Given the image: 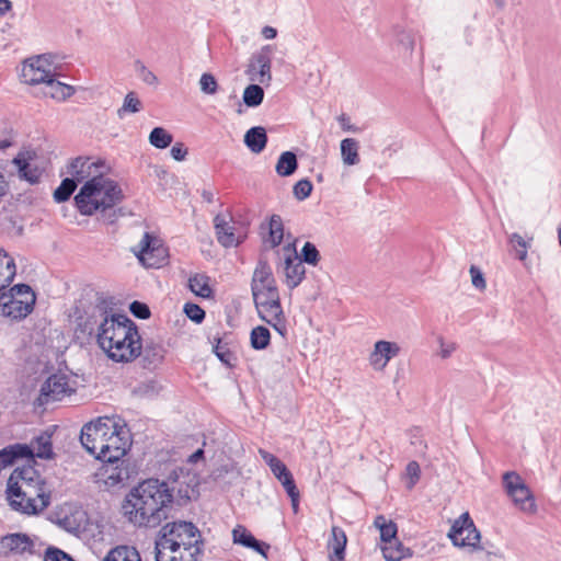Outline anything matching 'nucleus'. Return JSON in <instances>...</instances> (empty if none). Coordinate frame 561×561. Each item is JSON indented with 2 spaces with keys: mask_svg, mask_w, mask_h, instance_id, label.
<instances>
[{
  "mask_svg": "<svg viewBox=\"0 0 561 561\" xmlns=\"http://www.w3.org/2000/svg\"><path fill=\"white\" fill-rule=\"evenodd\" d=\"M106 169L104 161L88 157H78L68 165L67 173L83 182L75 196L76 206L81 215L92 216L122 202V188L115 180L105 174Z\"/></svg>",
  "mask_w": 561,
  "mask_h": 561,
  "instance_id": "1",
  "label": "nucleus"
},
{
  "mask_svg": "<svg viewBox=\"0 0 561 561\" xmlns=\"http://www.w3.org/2000/svg\"><path fill=\"white\" fill-rule=\"evenodd\" d=\"M173 494L164 481L147 479L131 489L123 508L129 522L139 527H156L168 517Z\"/></svg>",
  "mask_w": 561,
  "mask_h": 561,
  "instance_id": "2",
  "label": "nucleus"
},
{
  "mask_svg": "<svg viewBox=\"0 0 561 561\" xmlns=\"http://www.w3.org/2000/svg\"><path fill=\"white\" fill-rule=\"evenodd\" d=\"M203 549L199 529L184 520L167 523L154 542L156 561H198Z\"/></svg>",
  "mask_w": 561,
  "mask_h": 561,
  "instance_id": "3",
  "label": "nucleus"
},
{
  "mask_svg": "<svg viewBox=\"0 0 561 561\" xmlns=\"http://www.w3.org/2000/svg\"><path fill=\"white\" fill-rule=\"evenodd\" d=\"M7 496L10 506L27 515L43 512L50 502V490L39 472L32 466L15 468L11 473Z\"/></svg>",
  "mask_w": 561,
  "mask_h": 561,
  "instance_id": "4",
  "label": "nucleus"
},
{
  "mask_svg": "<svg viewBox=\"0 0 561 561\" xmlns=\"http://www.w3.org/2000/svg\"><path fill=\"white\" fill-rule=\"evenodd\" d=\"M100 323L98 325L96 341L105 352L112 350L119 339H127L129 333L137 329L136 324L124 314L107 316L102 308L98 309Z\"/></svg>",
  "mask_w": 561,
  "mask_h": 561,
  "instance_id": "5",
  "label": "nucleus"
},
{
  "mask_svg": "<svg viewBox=\"0 0 561 561\" xmlns=\"http://www.w3.org/2000/svg\"><path fill=\"white\" fill-rule=\"evenodd\" d=\"M35 300V294L28 285H15L0 296V314L12 320L24 319L33 311Z\"/></svg>",
  "mask_w": 561,
  "mask_h": 561,
  "instance_id": "6",
  "label": "nucleus"
},
{
  "mask_svg": "<svg viewBox=\"0 0 561 561\" xmlns=\"http://www.w3.org/2000/svg\"><path fill=\"white\" fill-rule=\"evenodd\" d=\"M259 317L282 336L287 332L286 317L280 305L279 291L252 295Z\"/></svg>",
  "mask_w": 561,
  "mask_h": 561,
  "instance_id": "7",
  "label": "nucleus"
},
{
  "mask_svg": "<svg viewBox=\"0 0 561 561\" xmlns=\"http://www.w3.org/2000/svg\"><path fill=\"white\" fill-rule=\"evenodd\" d=\"M116 421L114 417H99L96 421L90 422L82 427L81 444L96 459H101L106 436L111 434L110 432Z\"/></svg>",
  "mask_w": 561,
  "mask_h": 561,
  "instance_id": "8",
  "label": "nucleus"
},
{
  "mask_svg": "<svg viewBox=\"0 0 561 561\" xmlns=\"http://www.w3.org/2000/svg\"><path fill=\"white\" fill-rule=\"evenodd\" d=\"M448 537L456 547L468 548L470 551L483 549L481 546V534L468 512L461 514L454 522Z\"/></svg>",
  "mask_w": 561,
  "mask_h": 561,
  "instance_id": "9",
  "label": "nucleus"
},
{
  "mask_svg": "<svg viewBox=\"0 0 561 561\" xmlns=\"http://www.w3.org/2000/svg\"><path fill=\"white\" fill-rule=\"evenodd\" d=\"M503 485L515 506L522 512L527 514L536 512L534 496L518 473L514 471L506 472L503 476Z\"/></svg>",
  "mask_w": 561,
  "mask_h": 561,
  "instance_id": "10",
  "label": "nucleus"
},
{
  "mask_svg": "<svg viewBox=\"0 0 561 561\" xmlns=\"http://www.w3.org/2000/svg\"><path fill=\"white\" fill-rule=\"evenodd\" d=\"M51 443L48 436H39L31 443V446L16 445L10 450L0 451V465H11L16 458H50Z\"/></svg>",
  "mask_w": 561,
  "mask_h": 561,
  "instance_id": "11",
  "label": "nucleus"
},
{
  "mask_svg": "<svg viewBox=\"0 0 561 561\" xmlns=\"http://www.w3.org/2000/svg\"><path fill=\"white\" fill-rule=\"evenodd\" d=\"M104 443L102 461H118L130 446L129 431L119 420L116 421Z\"/></svg>",
  "mask_w": 561,
  "mask_h": 561,
  "instance_id": "12",
  "label": "nucleus"
},
{
  "mask_svg": "<svg viewBox=\"0 0 561 561\" xmlns=\"http://www.w3.org/2000/svg\"><path fill=\"white\" fill-rule=\"evenodd\" d=\"M135 254L146 267H160L168 259V251L161 239L148 232L139 241Z\"/></svg>",
  "mask_w": 561,
  "mask_h": 561,
  "instance_id": "13",
  "label": "nucleus"
},
{
  "mask_svg": "<svg viewBox=\"0 0 561 561\" xmlns=\"http://www.w3.org/2000/svg\"><path fill=\"white\" fill-rule=\"evenodd\" d=\"M56 68L50 57L46 55L28 58L23 62L21 69L22 81L26 84H44L51 76H55Z\"/></svg>",
  "mask_w": 561,
  "mask_h": 561,
  "instance_id": "14",
  "label": "nucleus"
},
{
  "mask_svg": "<svg viewBox=\"0 0 561 561\" xmlns=\"http://www.w3.org/2000/svg\"><path fill=\"white\" fill-rule=\"evenodd\" d=\"M54 520L65 530L78 534L85 529L88 515L82 507L72 503H65L54 512Z\"/></svg>",
  "mask_w": 561,
  "mask_h": 561,
  "instance_id": "15",
  "label": "nucleus"
},
{
  "mask_svg": "<svg viewBox=\"0 0 561 561\" xmlns=\"http://www.w3.org/2000/svg\"><path fill=\"white\" fill-rule=\"evenodd\" d=\"M272 53L273 47L265 45L251 57L245 71L251 81L262 84H268L271 82Z\"/></svg>",
  "mask_w": 561,
  "mask_h": 561,
  "instance_id": "16",
  "label": "nucleus"
},
{
  "mask_svg": "<svg viewBox=\"0 0 561 561\" xmlns=\"http://www.w3.org/2000/svg\"><path fill=\"white\" fill-rule=\"evenodd\" d=\"M73 388L65 374H54L42 385L37 402L39 405L58 401L69 396Z\"/></svg>",
  "mask_w": 561,
  "mask_h": 561,
  "instance_id": "17",
  "label": "nucleus"
},
{
  "mask_svg": "<svg viewBox=\"0 0 561 561\" xmlns=\"http://www.w3.org/2000/svg\"><path fill=\"white\" fill-rule=\"evenodd\" d=\"M127 339H119L113 344L112 350L105 351L107 356L115 362L128 363L141 355V341L138 330L131 331Z\"/></svg>",
  "mask_w": 561,
  "mask_h": 561,
  "instance_id": "18",
  "label": "nucleus"
},
{
  "mask_svg": "<svg viewBox=\"0 0 561 561\" xmlns=\"http://www.w3.org/2000/svg\"><path fill=\"white\" fill-rule=\"evenodd\" d=\"M104 465L101 468V479L104 484L108 488L124 485L131 476V470L125 461L119 459L118 461H103Z\"/></svg>",
  "mask_w": 561,
  "mask_h": 561,
  "instance_id": "19",
  "label": "nucleus"
},
{
  "mask_svg": "<svg viewBox=\"0 0 561 561\" xmlns=\"http://www.w3.org/2000/svg\"><path fill=\"white\" fill-rule=\"evenodd\" d=\"M251 291L252 295L278 291L273 271L267 262L260 261L257 263L251 280Z\"/></svg>",
  "mask_w": 561,
  "mask_h": 561,
  "instance_id": "20",
  "label": "nucleus"
},
{
  "mask_svg": "<svg viewBox=\"0 0 561 561\" xmlns=\"http://www.w3.org/2000/svg\"><path fill=\"white\" fill-rule=\"evenodd\" d=\"M284 251L286 284L289 288H295L302 282L306 270L291 244L284 247Z\"/></svg>",
  "mask_w": 561,
  "mask_h": 561,
  "instance_id": "21",
  "label": "nucleus"
},
{
  "mask_svg": "<svg viewBox=\"0 0 561 561\" xmlns=\"http://www.w3.org/2000/svg\"><path fill=\"white\" fill-rule=\"evenodd\" d=\"M214 228L217 240L222 247H237L241 242L240 237L236 233L232 217L230 215H216L214 218Z\"/></svg>",
  "mask_w": 561,
  "mask_h": 561,
  "instance_id": "22",
  "label": "nucleus"
},
{
  "mask_svg": "<svg viewBox=\"0 0 561 561\" xmlns=\"http://www.w3.org/2000/svg\"><path fill=\"white\" fill-rule=\"evenodd\" d=\"M400 352V346L394 342L377 341L369 355V364L371 367L381 371L386 368L389 360L396 357Z\"/></svg>",
  "mask_w": 561,
  "mask_h": 561,
  "instance_id": "23",
  "label": "nucleus"
},
{
  "mask_svg": "<svg viewBox=\"0 0 561 561\" xmlns=\"http://www.w3.org/2000/svg\"><path fill=\"white\" fill-rule=\"evenodd\" d=\"M232 541L267 559V552L271 546L264 541L257 540L244 526L238 525L233 528Z\"/></svg>",
  "mask_w": 561,
  "mask_h": 561,
  "instance_id": "24",
  "label": "nucleus"
},
{
  "mask_svg": "<svg viewBox=\"0 0 561 561\" xmlns=\"http://www.w3.org/2000/svg\"><path fill=\"white\" fill-rule=\"evenodd\" d=\"M259 454L270 467L275 478L282 483L285 491L296 488L293 474L283 461L264 449H259Z\"/></svg>",
  "mask_w": 561,
  "mask_h": 561,
  "instance_id": "25",
  "label": "nucleus"
},
{
  "mask_svg": "<svg viewBox=\"0 0 561 561\" xmlns=\"http://www.w3.org/2000/svg\"><path fill=\"white\" fill-rule=\"evenodd\" d=\"M0 547L3 553H24L30 551L33 542L28 536L24 534H11L1 539Z\"/></svg>",
  "mask_w": 561,
  "mask_h": 561,
  "instance_id": "26",
  "label": "nucleus"
},
{
  "mask_svg": "<svg viewBox=\"0 0 561 561\" xmlns=\"http://www.w3.org/2000/svg\"><path fill=\"white\" fill-rule=\"evenodd\" d=\"M42 93L56 101H65L75 93V89L71 85L56 80L55 76H51L42 85Z\"/></svg>",
  "mask_w": 561,
  "mask_h": 561,
  "instance_id": "27",
  "label": "nucleus"
},
{
  "mask_svg": "<svg viewBox=\"0 0 561 561\" xmlns=\"http://www.w3.org/2000/svg\"><path fill=\"white\" fill-rule=\"evenodd\" d=\"M346 543L347 538L345 531L337 526H333L331 529V537L328 542L331 561H344Z\"/></svg>",
  "mask_w": 561,
  "mask_h": 561,
  "instance_id": "28",
  "label": "nucleus"
},
{
  "mask_svg": "<svg viewBox=\"0 0 561 561\" xmlns=\"http://www.w3.org/2000/svg\"><path fill=\"white\" fill-rule=\"evenodd\" d=\"M13 163L18 168L19 176L31 184L39 181L41 170L31 162V157L25 153H20L14 158Z\"/></svg>",
  "mask_w": 561,
  "mask_h": 561,
  "instance_id": "29",
  "label": "nucleus"
},
{
  "mask_svg": "<svg viewBox=\"0 0 561 561\" xmlns=\"http://www.w3.org/2000/svg\"><path fill=\"white\" fill-rule=\"evenodd\" d=\"M245 146L251 150L253 153H261L267 144V135L264 127L255 126L250 128L243 139Z\"/></svg>",
  "mask_w": 561,
  "mask_h": 561,
  "instance_id": "30",
  "label": "nucleus"
},
{
  "mask_svg": "<svg viewBox=\"0 0 561 561\" xmlns=\"http://www.w3.org/2000/svg\"><path fill=\"white\" fill-rule=\"evenodd\" d=\"M101 561H142L139 551L133 546H116Z\"/></svg>",
  "mask_w": 561,
  "mask_h": 561,
  "instance_id": "31",
  "label": "nucleus"
},
{
  "mask_svg": "<svg viewBox=\"0 0 561 561\" xmlns=\"http://www.w3.org/2000/svg\"><path fill=\"white\" fill-rule=\"evenodd\" d=\"M16 273L15 263L3 249H0V290L13 280Z\"/></svg>",
  "mask_w": 561,
  "mask_h": 561,
  "instance_id": "32",
  "label": "nucleus"
},
{
  "mask_svg": "<svg viewBox=\"0 0 561 561\" xmlns=\"http://www.w3.org/2000/svg\"><path fill=\"white\" fill-rule=\"evenodd\" d=\"M358 141L354 138H345L341 141V157L345 165L359 163Z\"/></svg>",
  "mask_w": 561,
  "mask_h": 561,
  "instance_id": "33",
  "label": "nucleus"
},
{
  "mask_svg": "<svg viewBox=\"0 0 561 561\" xmlns=\"http://www.w3.org/2000/svg\"><path fill=\"white\" fill-rule=\"evenodd\" d=\"M297 167L296 154L291 151H285L279 156L275 170L280 176H289L297 170Z\"/></svg>",
  "mask_w": 561,
  "mask_h": 561,
  "instance_id": "34",
  "label": "nucleus"
},
{
  "mask_svg": "<svg viewBox=\"0 0 561 561\" xmlns=\"http://www.w3.org/2000/svg\"><path fill=\"white\" fill-rule=\"evenodd\" d=\"M374 525L380 530V538L383 542H389L391 540H397V525L387 520V518L382 515H379L375 518Z\"/></svg>",
  "mask_w": 561,
  "mask_h": 561,
  "instance_id": "35",
  "label": "nucleus"
},
{
  "mask_svg": "<svg viewBox=\"0 0 561 561\" xmlns=\"http://www.w3.org/2000/svg\"><path fill=\"white\" fill-rule=\"evenodd\" d=\"M188 287L196 296L208 298L211 295V288L208 284V277L203 274H196L188 279Z\"/></svg>",
  "mask_w": 561,
  "mask_h": 561,
  "instance_id": "36",
  "label": "nucleus"
},
{
  "mask_svg": "<svg viewBox=\"0 0 561 561\" xmlns=\"http://www.w3.org/2000/svg\"><path fill=\"white\" fill-rule=\"evenodd\" d=\"M80 183L75 176L66 178L54 192V198L57 203H62L69 199L75 192L77 184Z\"/></svg>",
  "mask_w": 561,
  "mask_h": 561,
  "instance_id": "37",
  "label": "nucleus"
},
{
  "mask_svg": "<svg viewBox=\"0 0 561 561\" xmlns=\"http://www.w3.org/2000/svg\"><path fill=\"white\" fill-rule=\"evenodd\" d=\"M250 341L254 350H265L271 341L268 329L263 325L253 328L250 334Z\"/></svg>",
  "mask_w": 561,
  "mask_h": 561,
  "instance_id": "38",
  "label": "nucleus"
},
{
  "mask_svg": "<svg viewBox=\"0 0 561 561\" xmlns=\"http://www.w3.org/2000/svg\"><path fill=\"white\" fill-rule=\"evenodd\" d=\"M149 142L158 149L168 148L172 141L173 136L163 127H154L149 134Z\"/></svg>",
  "mask_w": 561,
  "mask_h": 561,
  "instance_id": "39",
  "label": "nucleus"
},
{
  "mask_svg": "<svg viewBox=\"0 0 561 561\" xmlns=\"http://www.w3.org/2000/svg\"><path fill=\"white\" fill-rule=\"evenodd\" d=\"M284 238V226L279 215H272L270 219V232L267 242H270L272 248L280 244Z\"/></svg>",
  "mask_w": 561,
  "mask_h": 561,
  "instance_id": "40",
  "label": "nucleus"
},
{
  "mask_svg": "<svg viewBox=\"0 0 561 561\" xmlns=\"http://www.w3.org/2000/svg\"><path fill=\"white\" fill-rule=\"evenodd\" d=\"M142 110V103L135 92L126 94L123 105L117 110V115L123 118L126 114H135Z\"/></svg>",
  "mask_w": 561,
  "mask_h": 561,
  "instance_id": "41",
  "label": "nucleus"
},
{
  "mask_svg": "<svg viewBox=\"0 0 561 561\" xmlns=\"http://www.w3.org/2000/svg\"><path fill=\"white\" fill-rule=\"evenodd\" d=\"M381 551L387 561H400L405 557V549L398 540L385 542Z\"/></svg>",
  "mask_w": 561,
  "mask_h": 561,
  "instance_id": "42",
  "label": "nucleus"
},
{
  "mask_svg": "<svg viewBox=\"0 0 561 561\" xmlns=\"http://www.w3.org/2000/svg\"><path fill=\"white\" fill-rule=\"evenodd\" d=\"M264 99V91L259 84H250L243 91V102L250 107L259 106Z\"/></svg>",
  "mask_w": 561,
  "mask_h": 561,
  "instance_id": "43",
  "label": "nucleus"
},
{
  "mask_svg": "<svg viewBox=\"0 0 561 561\" xmlns=\"http://www.w3.org/2000/svg\"><path fill=\"white\" fill-rule=\"evenodd\" d=\"M141 354L148 367H156L163 358V350L161 346H146Z\"/></svg>",
  "mask_w": 561,
  "mask_h": 561,
  "instance_id": "44",
  "label": "nucleus"
},
{
  "mask_svg": "<svg viewBox=\"0 0 561 561\" xmlns=\"http://www.w3.org/2000/svg\"><path fill=\"white\" fill-rule=\"evenodd\" d=\"M199 88L203 93L213 95L218 90V83L211 73L205 72L199 79Z\"/></svg>",
  "mask_w": 561,
  "mask_h": 561,
  "instance_id": "45",
  "label": "nucleus"
},
{
  "mask_svg": "<svg viewBox=\"0 0 561 561\" xmlns=\"http://www.w3.org/2000/svg\"><path fill=\"white\" fill-rule=\"evenodd\" d=\"M510 242H511L512 247L514 248L517 257L520 261H524L527 257V248H528V243L525 241V239L518 233H513L510 237Z\"/></svg>",
  "mask_w": 561,
  "mask_h": 561,
  "instance_id": "46",
  "label": "nucleus"
},
{
  "mask_svg": "<svg viewBox=\"0 0 561 561\" xmlns=\"http://www.w3.org/2000/svg\"><path fill=\"white\" fill-rule=\"evenodd\" d=\"M301 257L300 259L304 262L316 266L320 260V254L317 248L310 243L306 242L301 250Z\"/></svg>",
  "mask_w": 561,
  "mask_h": 561,
  "instance_id": "47",
  "label": "nucleus"
},
{
  "mask_svg": "<svg viewBox=\"0 0 561 561\" xmlns=\"http://www.w3.org/2000/svg\"><path fill=\"white\" fill-rule=\"evenodd\" d=\"M311 192L312 183L307 179L298 181L294 186V195L299 201H304L309 197Z\"/></svg>",
  "mask_w": 561,
  "mask_h": 561,
  "instance_id": "48",
  "label": "nucleus"
},
{
  "mask_svg": "<svg viewBox=\"0 0 561 561\" xmlns=\"http://www.w3.org/2000/svg\"><path fill=\"white\" fill-rule=\"evenodd\" d=\"M184 312L192 321L201 323L205 318V311L196 304H186Z\"/></svg>",
  "mask_w": 561,
  "mask_h": 561,
  "instance_id": "49",
  "label": "nucleus"
},
{
  "mask_svg": "<svg viewBox=\"0 0 561 561\" xmlns=\"http://www.w3.org/2000/svg\"><path fill=\"white\" fill-rule=\"evenodd\" d=\"M469 273L471 276V283L473 287H476L479 290H484L486 288V282L481 270L476 265H471Z\"/></svg>",
  "mask_w": 561,
  "mask_h": 561,
  "instance_id": "50",
  "label": "nucleus"
},
{
  "mask_svg": "<svg viewBox=\"0 0 561 561\" xmlns=\"http://www.w3.org/2000/svg\"><path fill=\"white\" fill-rule=\"evenodd\" d=\"M420 466L416 461H411L407 466V476L409 477L408 489H412L420 479Z\"/></svg>",
  "mask_w": 561,
  "mask_h": 561,
  "instance_id": "51",
  "label": "nucleus"
},
{
  "mask_svg": "<svg viewBox=\"0 0 561 561\" xmlns=\"http://www.w3.org/2000/svg\"><path fill=\"white\" fill-rule=\"evenodd\" d=\"M439 342V350H438V356L443 359H446L451 356V354L456 351V343L455 342H446L443 337L438 339Z\"/></svg>",
  "mask_w": 561,
  "mask_h": 561,
  "instance_id": "52",
  "label": "nucleus"
},
{
  "mask_svg": "<svg viewBox=\"0 0 561 561\" xmlns=\"http://www.w3.org/2000/svg\"><path fill=\"white\" fill-rule=\"evenodd\" d=\"M44 561H73L67 553L59 549L49 548Z\"/></svg>",
  "mask_w": 561,
  "mask_h": 561,
  "instance_id": "53",
  "label": "nucleus"
},
{
  "mask_svg": "<svg viewBox=\"0 0 561 561\" xmlns=\"http://www.w3.org/2000/svg\"><path fill=\"white\" fill-rule=\"evenodd\" d=\"M130 311L135 317L139 319H147L150 316L148 306L139 301H134L130 305Z\"/></svg>",
  "mask_w": 561,
  "mask_h": 561,
  "instance_id": "54",
  "label": "nucleus"
},
{
  "mask_svg": "<svg viewBox=\"0 0 561 561\" xmlns=\"http://www.w3.org/2000/svg\"><path fill=\"white\" fill-rule=\"evenodd\" d=\"M138 73L140 79L149 84V85H156L158 83L157 76L150 71L145 65H139L138 67Z\"/></svg>",
  "mask_w": 561,
  "mask_h": 561,
  "instance_id": "55",
  "label": "nucleus"
},
{
  "mask_svg": "<svg viewBox=\"0 0 561 561\" xmlns=\"http://www.w3.org/2000/svg\"><path fill=\"white\" fill-rule=\"evenodd\" d=\"M171 156L176 161H183L187 156V148H185L184 144L176 142L171 148Z\"/></svg>",
  "mask_w": 561,
  "mask_h": 561,
  "instance_id": "56",
  "label": "nucleus"
},
{
  "mask_svg": "<svg viewBox=\"0 0 561 561\" xmlns=\"http://www.w3.org/2000/svg\"><path fill=\"white\" fill-rule=\"evenodd\" d=\"M286 492H287L288 496L290 497L291 507H293L294 513H297L298 508H299V496H300L297 486L291 488L290 490H287Z\"/></svg>",
  "mask_w": 561,
  "mask_h": 561,
  "instance_id": "57",
  "label": "nucleus"
},
{
  "mask_svg": "<svg viewBox=\"0 0 561 561\" xmlns=\"http://www.w3.org/2000/svg\"><path fill=\"white\" fill-rule=\"evenodd\" d=\"M215 353L222 363H226V364L230 363L231 354L229 352H222L219 344L215 346Z\"/></svg>",
  "mask_w": 561,
  "mask_h": 561,
  "instance_id": "58",
  "label": "nucleus"
},
{
  "mask_svg": "<svg viewBox=\"0 0 561 561\" xmlns=\"http://www.w3.org/2000/svg\"><path fill=\"white\" fill-rule=\"evenodd\" d=\"M262 35L264 36V38L266 39H273L276 37L277 35V31L276 28L272 27V26H264L262 28Z\"/></svg>",
  "mask_w": 561,
  "mask_h": 561,
  "instance_id": "59",
  "label": "nucleus"
},
{
  "mask_svg": "<svg viewBox=\"0 0 561 561\" xmlns=\"http://www.w3.org/2000/svg\"><path fill=\"white\" fill-rule=\"evenodd\" d=\"M12 2L10 0H0V18L12 10Z\"/></svg>",
  "mask_w": 561,
  "mask_h": 561,
  "instance_id": "60",
  "label": "nucleus"
},
{
  "mask_svg": "<svg viewBox=\"0 0 561 561\" xmlns=\"http://www.w3.org/2000/svg\"><path fill=\"white\" fill-rule=\"evenodd\" d=\"M400 41L402 44H405L410 49H413L414 39L410 33L403 32V36Z\"/></svg>",
  "mask_w": 561,
  "mask_h": 561,
  "instance_id": "61",
  "label": "nucleus"
},
{
  "mask_svg": "<svg viewBox=\"0 0 561 561\" xmlns=\"http://www.w3.org/2000/svg\"><path fill=\"white\" fill-rule=\"evenodd\" d=\"M7 190H8V183L4 179V175L0 171V199L2 198V196H4V194L7 193Z\"/></svg>",
  "mask_w": 561,
  "mask_h": 561,
  "instance_id": "62",
  "label": "nucleus"
},
{
  "mask_svg": "<svg viewBox=\"0 0 561 561\" xmlns=\"http://www.w3.org/2000/svg\"><path fill=\"white\" fill-rule=\"evenodd\" d=\"M204 455V450L203 449H198L196 450L194 454H192L190 456V461L191 462H197Z\"/></svg>",
  "mask_w": 561,
  "mask_h": 561,
  "instance_id": "63",
  "label": "nucleus"
},
{
  "mask_svg": "<svg viewBox=\"0 0 561 561\" xmlns=\"http://www.w3.org/2000/svg\"><path fill=\"white\" fill-rule=\"evenodd\" d=\"M10 145V141H8L7 139H0V150L8 148Z\"/></svg>",
  "mask_w": 561,
  "mask_h": 561,
  "instance_id": "64",
  "label": "nucleus"
}]
</instances>
